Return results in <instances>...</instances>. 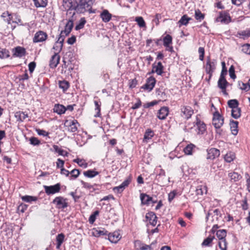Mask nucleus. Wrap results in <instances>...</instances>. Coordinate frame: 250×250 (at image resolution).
Wrapping results in <instances>:
<instances>
[{"instance_id":"nucleus-49","label":"nucleus","mask_w":250,"mask_h":250,"mask_svg":"<svg viewBox=\"0 0 250 250\" xmlns=\"http://www.w3.org/2000/svg\"><path fill=\"white\" fill-rule=\"evenodd\" d=\"M94 104L95 105V110L97 111V113L96 115H95V117H100L101 116V103H99V102L97 101H94Z\"/></svg>"},{"instance_id":"nucleus-23","label":"nucleus","mask_w":250,"mask_h":250,"mask_svg":"<svg viewBox=\"0 0 250 250\" xmlns=\"http://www.w3.org/2000/svg\"><path fill=\"white\" fill-rule=\"evenodd\" d=\"M100 17L104 22H107L111 20L112 15L107 10L104 9L101 13Z\"/></svg>"},{"instance_id":"nucleus-25","label":"nucleus","mask_w":250,"mask_h":250,"mask_svg":"<svg viewBox=\"0 0 250 250\" xmlns=\"http://www.w3.org/2000/svg\"><path fill=\"white\" fill-rule=\"evenodd\" d=\"M108 231L104 229H94L92 230V234L95 237H100L102 235H106Z\"/></svg>"},{"instance_id":"nucleus-58","label":"nucleus","mask_w":250,"mask_h":250,"mask_svg":"<svg viewBox=\"0 0 250 250\" xmlns=\"http://www.w3.org/2000/svg\"><path fill=\"white\" fill-rule=\"evenodd\" d=\"M229 74L230 76V77L233 79H235L236 77V75L235 74V70H234V67L233 65H231L229 70Z\"/></svg>"},{"instance_id":"nucleus-12","label":"nucleus","mask_w":250,"mask_h":250,"mask_svg":"<svg viewBox=\"0 0 250 250\" xmlns=\"http://www.w3.org/2000/svg\"><path fill=\"white\" fill-rule=\"evenodd\" d=\"M60 60V56L58 54V53H55L51 57L50 62L49 66L51 68H56L58 64L59 63Z\"/></svg>"},{"instance_id":"nucleus-24","label":"nucleus","mask_w":250,"mask_h":250,"mask_svg":"<svg viewBox=\"0 0 250 250\" xmlns=\"http://www.w3.org/2000/svg\"><path fill=\"white\" fill-rule=\"evenodd\" d=\"M229 125L232 134L234 135H236L238 132V122L234 121L233 120H230L229 122Z\"/></svg>"},{"instance_id":"nucleus-2","label":"nucleus","mask_w":250,"mask_h":250,"mask_svg":"<svg viewBox=\"0 0 250 250\" xmlns=\"http://www.w3.org/2000/svg\"><path fill=\"white\" fill-rule=\"evenodd\" d=\"M216 235L220 240L218 245L221 250H227V242L225 239L227 231L225 229H220L216 232Z\"/></svg>"},{"instance_id":"nucleus-18","label":"nucleus","mask_w":250,"mask_h":250,"mask_svg":"<svg viewBox=\"0 0 250 250\" xmlns=\"http://www.w3.org/2000/svg\"><path fill=\"white\" fill-rule=\"evenodd\" d=\"M130 182V180L129 179H126L119 186L114 187L113 188V191L117 193H121L122 192L125 188V187H127Z\"/></svg>"},{"instance_id":"nucleus-60","label":"nucleus","mask_w":250,"mask_h":250,"mask_svg":"<svg viewBox=\"0 0 250 250\" xmlns=\"http://www.w3.org/2000/svg\"><path fill=\"white\" fill-rule=\"evenodd\" d=\"M80 173V171L77 169H74L71 172H70V174H71V177H73L74 179L77 178Z\"/></svg>"},{"instance_id":"nucleus-63","label":"nucleus","mask_w":250,"mask_h":250,"mask_svg":"<svg viewBox=\"0 0 250 250\" xmlns=\"http://www.w3.org/2000/svg\"><path fill=\"white\" fill-rule=\"evenodd\" d=\"M64 235L63 233H60L57 236V242L62 244L64 241Z\"/></svg>"},{"instance_id":"nucleus-45","label":"nucleus","mask_w":250,"mask_h":250,"mask_svg":"<svg viewBox=\"0 0 250 250\" xmlns=\"http://www.w3.org/2000/svg\"><path fill=\"white\" fill-rule=\"evenodd\" d=\"M195 147V146L192 144L188 145L184 148V152L187 155H191L192 153L193 148Z\"/></svg>"},{"instance_id":"nucleus-1","label":"nucleus","mask_w":250,"mask_h":250,"mask_svg":"<svg viewBox=\"0 0 250 250\" xmlns=\"http://www.w3.org/2000/svg\"><path fill=\"white\" fill-rule=\"evenodd\" d=\"M93 3L92 0H76V10L77 9L81 13H83L87 8L89 13H95V10H92L91 9Z\"/></svg>"},{"instance_id":"nucleus-17","label":"nucleus","mask_w":250,"mask_h":250,"mask_svg":"<svg viewBox=\"0 0 250 250\" xmlns=\"http://www.w3.org/2000/svg\"><path fill=\"white\" fill-rule=\"evenodd\" d=\"M13 56L21 58L25 55V49L22 47L18 46L15 48L13 50Z\"/></svg>"},{"instance_id":"nucleus-4","label":"nucleus","mask_w":250,"mask_h":250,"mask_svg":"<svg viewBox=\"0 0 250 250\" xmlns=\"http://www.w3.org/2000/svg\"><path fill=\"white\" fill-rule=\"evenodd\" d=\"M216 60H211L209 57H208L205 68L206 73L209 75V79H211L212 73L216 69Z\"/></svg>"},{"instance_id":"nucleus-52","label":"nucleus","mask_w":250,"mask_h":250,"mask_svg":"<svg viewBox=\"0 0 250 250\" xmlns=\"http://www.w3.org/2000/svg\"><path fill=\"white\" fill-rule=\"evenodd\" d=\"M154 136V132L151 129H148L144 135V139L149 140Z\"/></svg>"},{"instance_id":"nucleus-15","label":"nucleus","mask_w":250,"mask_h":250,"mask_svg":"<svg viewBox=\"0 0 250 250\" xmlns=\"http://www.w3.org/2000/svg\"><path fill=\"white\" fill-rule=\"evenodd\" d=\"M108 239L113 243H117L121 238L120 233L118 231L108 233Z\"/></svg>"},{"instance_id":"nucleus-33","label":"nucleus","mask_w":250,"mask_h":250,"mask_svg":"<svg viewBox=\"0 0 250 250\" xmlns=\"http://www.w3.org/2000/svg\"><path fill=\"white\" fill-rule=\"evenodd\" d=\"M15 117L18 121L22 122L27 117V114L23 112H17L15 115Z\"/></svg>"},{"instance_id":"nucleus-53","label":"nucleus","mask_w":250,"mask_h":250,"mask_svg":"<svg viewBox=\"0 0 250 250\" xmlns=\"http://www.w3.org/2000/svg\"><path fill=\"white\" fill-rule=\"evenodd\" d=\"M135 21L137 22L138 25L140 27H144L146 26L145 21L142 17H136L135 19Z\"/></svg>"},{"instance_id":"nucleus-27","label":"nucleus","mask_w":250,"mask_h":250,"mask_svg":"<svg viewBox=\"0 0 250 250\" xmlns=\"http://www.w3.org/2000/svg\"><path fill=\"white\" fill-rule=\"evenodd\" d=\"M140 199L142 204L148 205L150 200H152V197L145 193H141L140 195Z\"/></svg>"},{"instance_id":"nucleus-64","label":"nucleus","mask_w":250,"mask_h":250,"mask_svg":"<svg viewBox=\"0 0 250 250\" xmlns=\"http://www.w3.org/2000/svg\"><path fill=\"white\" fill-rule=\"evenodd\" d=\"M36 132L39 135H42L43 136H47L49 135V133L46 132V131L41 129H36Z\"/></svg>"},{"instance_id":"nucleus-26","label":"nucleus","mask_w":250,"mask_h":250,"mask_svg":"<svg viewBox=\"0 0 250 250\" xmlns=\"http://www.w3.org/2000/svg\"><path fill=\"white\" fill-rule=\"evenodd\" d=\"M54 112L61 115L65 113L66 111L65 107L60 104H55L53 108Z\"/></svg>"},{"instance_id":"nucleus-44","label":"nucleus","mask_w":250,"mask_h":250,"mask_svg":"<svg viewBox=\"0 0 250 250\" xmlns=\"http://www.w3.org/2000/svg\"><path fill=\"white\" fill-rule=\"evenodd\" d=\"M10 56L9 51L5 49L2 48L0 49V59L7 58Z\"/></svg>"},{"instance_id":"nucleus-36","label":"nucleus","mask_w":250,"mask_h":250,"mask_svg":"<svg viewBox=\"0 0 250 250\" xmlns=\"http://www.w3.org/2000/svg\"><path fill=\"white\" fill-rule=\"evenodd\" d=\"M53 147L55 151L57 153H58L60 155L67 156L68 152H67L63 149L60 148L58 146L54 145Z\"/></svg>"},{"instance_id":"nucleus-34","label":"nucleus","mask_w":250,"mask_h":250,"mask_svg":"<svg viewBox=\"0 0 250 250\" xmlns=\"http://www.w3.org/2000/svg\"><path fill=\"white\" fill-rule=\"evenodd\" d=\"M191 20L190 18H188L186 15H184L178 21L179 26H181L182 25H187Z\"/></svg>"},{"instance_id":"nucleus-20","label":"nucleus","mask_w":250,"mask_h":250,"mask_svg":"<svg viewBox=\"0 0 250 250\" xmlns=\"http://www.w3.org/2000/svg\"><path fill=\"white\" fill-rule=\"evenodd\" d=\"M181 111L187 119L190 118L193 113V110L189 106H184L182 107L181 108Z\"/></svg>"},{"instance_id":"nucleus-41","label":"nucleus","mask_w":250,"mask_h":250,"mask_svg":"<svg viewBox=\"0 0 250 250\" xmlns=\"http://www.w3.org/2000/svg\"><path fill=\"white\" fill-rule=\"evenodd\" d=\"M172 39L170 35H167L163 39L164 45L165 47H169V45L172 43Z\"/></svg>"},{"instance_id":"nucleus-54","label":"nucleus","mask_w":250,"mask_h":250,"mask_svg":"<svg viewBox=\"0 0 250 250\" xmlns=\"http://www.w3.org/2000/svg\"><path fill=\"white\" fill-rule=\"evenodd\" d=\"M235 158L234 155L232 153H229L226 154L224 157L225 160L228 163L232 162Z\"/></svg>"},{"instance_id":"nucleus-14","label":"nucleus","mask_w":250,"mask_h":250,"mask_svg":"<svg viewBox=\"0 0 250 250\" xmlns=\"http://www.w3.org/2000/svg\"><path fill=\"white\" fill-rule=\"evenodd\" d=\"M62 6L63 10H76V3H73L72 0H62Z\"/></svg>"},{"instance_id":"nucleus-7","label":"nucleus","mask_w":250,"mask_h":250,"mask_svg":"<svg viewBox=\"0 0 250 250\" xmlns=\"http://www.w3.org/2000/svg\"><path fill=\"white\" fill-rule=\"evenodd\" d=\"M156 82L155 79L151 76L146 79V83L141 87V88L150 92L155 86Z\"/></svg>"},{"instance_id":"nucleus-57","label":"nucleus","mask_w":250,"mask_h":250,"mask_svg":"<svg viewBox=\"0 0 250 250\" xmlns=\"http://www.w3.org/2000/svg\"><path fill=\"white\" fill-rule=\"evenodd\" d=\"M73 27V21L72 19H69L65 26V28L68 30L69 31H71Z\"/></svg>"},{"instance_id":"nucleus-6","label":"nucleus","mask_w":250,"mask_h":250,"mask_svg":"<svg viewBox=\"0 0 250 250\" xmlns=\"http://www.w3.org/2000/svg\"><path fill=\"white\" fill-rule=\"evenodd\" d=\"M224 124V118L218 112L213 114L212 124L216 129H219Z\"/></svg>"},{"instance_id":"nucleus-11","label":"nucleus","mask_w":250,"mask_h":250,"mask_svg":"<svg viewBox=\"0 0 250 250\" xmlns=\"http://www.w3.org/2000/svg\"><path fill=\"white\" fill-rule=\"evenodd\" d=\"M198 130V134H203L206 130V125L205 124L202 122L197 116L196 121L194 122Z\"/></svg>"},{"instance_id":"nucleus-3","label":"nucleus","mask_w":250,"mask_h":250,"mask_svg":"<svg viewBox=\"0 0 250 250\" xmlns=\"http://www.w3.org/2000/svg\"><path fill=\"white\" fill-rule=\"evenodd\" d=\"M68 199L62 196H57L54 198L52 203L55 205V207L59 209L63 210L68 206Z\"/></svg>"},{"instance_id":"nucleus-19","label":"nucleus","mask_w":250,"mask_h":250,"mask_svg":"<svg viewBox=\"0 0 250 250\" xmlns=\"http://www.w3.org/2000/svg\"><path fill=\"white\" fill-rule=\"evenodd\" d=\"M78 124V122L76 120H72L71 121H68L66 120L65 122L64 125H68L69 126L68 130L71 132H75L77 130V127L76 124Z\"/></svg>"},{"instance_id":"nucleus-10","label":"nucleus","mask_w":250,"mask_h":250,"mask_svg":"<svg viewBox=\"0 0 250 250\" xmlns=\"http://www.w3.org/2000/svg\"><path fill=\"white\" fill-rule=\"evenodd\" d=\"M146 218L148 220L150 225L155 226L157 222V217L153 212H149L146 215Z\"/></svg>"},{"instance_id":"nucleus-38","label":"nucleus","mask_w":250,"mask_h":250,"mask_svg":"<svg viewBox=\"0 0 250 250\" xmlns=\"http://www.w3.org/2000/svg\"><path fill=\"white\" fill-rule=\"evenodd\" d=\"M73 162L78 164V165L82 167L86 168L87 167L88 164L83 159L77 158L73 160Z\"/></svg>"},{"instance_id":"nucleus-56","label":"nucleus","mask_w":250,"mask_h":250,"mask_svg":"<svg viewBox=\"0 0 250 250\" xmlns=\"http://www.w3.org/2000/svg\"><path fill=\"white\" fill-rule=\"evenodd\" d=\"M81 183L83 185V188L90 190L92 189V190H91V191H93L95 190L93 186L91 185L90 183L85 182L83 181H81Z\"/></svg>"},{"instance_id":"nucleus-8","label":"nucleus","mask_w":250,"mask_h":250,"mask_svg":"<svg viewBox=\"0 0 250 250\" xmlns=\"http://www.w3.org/2000/svg\"><path fill=\"white\" fill-rule=\"evenodd\" d=\"M231 21V18L229 14L225 12H220L219 15L215 19L216 22H221V23L228 24Z\"/></svg>"},{"instance_id":"nucleus-22","label":"nucleus","mask_w":250,"mask_h":250,"mask_svg":"<svg viewBox=\"0 0 250 250\" xmlns=\"http://www.w3.org/2000/svg\"><path fill=\"white\" fill-rule=\"evenodd\" d=\"M152 70L151 73L156 72L158 75H161L163 73L164 66L161 62H158L157 65H152Z\"/></svg>"},{"instance_id":"nucleus-28","label":"nucleus","mask_w":250,"mask_h":250,"mask_svg":"<svg viewBox=\"0 0 250 250\" xmlns=\"http://www.w3.org/2000/svg\"><path fill=\"white\" fill-rule=\"evenodd\" d=\"M218 86L220 89L226 88L229 83L227 82L225 78H219L218 81Z\"/></svg>"},{"instance_id":"nucleus-43","label":"nucleus","mask_w":250,"mask_h":250,"mask_svg":"<svg viewBox=\"0 0 250 250\" xmlns=\"http://www.w3.org/2000/svg\"><path fill=\"white\" fill-rule=\"evenodd\" d=\"M228 106L232 109L238 107L239 103L236 99L230 100L228 102Z\"/></svg>"},{"instance_id":"nucleus-61","label":"nucleus","mask_w":250,"mask_h":250,"mask_svg":"<svg viewBox=\"0 0 250 250\" xmlns=\"http://www.w3.org/2000/svg\"><path fill=\"white\" fill-rule=\"evenodd\" d=\"M198 52L200 54L199 55V59L201 61H203L204 54H205V49L202 47H200L198 49Z\"/></svg>"},{"instance_id":"nucleus-46","label":"nucleus","mask_w":250,"mask_h":250,"mask_svg":"<svg viewBox=\"0 0 250 250\" xmlns=\"http://www.w3.org/2000/svg\"><path fill=\"white\" fill-rule=\"evenodd\" d=\"M196 194L203 195L204 192H207V188L206 186H198L196 190Z\"/></svg>"},{"instance_id":"nucleus-5","label":"nucleus","mask_w":250,"mask_h":250,"mask_svg":"<svg viewBox=\"0 0 250 250\" xmlns=\"http://www.w3.org/2000/svg\"><path fill=\"white\" fill-rule=\"evenodd\" d=\"M43 188L47 195L54 194L60 192L61 190V184L57 183L53 186H43Z\"/></svg>"},{"instance_id":"nucleus-35","label":"nucleus","mask_w":250,"mask_h":250,"mask_svg":"<svg viewBox=\"0 0 250 250\" xmlns=\"http://www.w3.org/2000/svg\"><path fill=\"white\" fill-rule=\"evenodd\" d=\"M98 174L99 172L94 170H88L83 172V175L88 178H93Z\"/></svg>"},{"instance_id":"nucleus-29","label":"nucleus","mask_w":250,"mask_h":250,"mask_svg":"<svg viewBox=\"0 0 250 250\" xmlns=\"http://www.w3.org/2000/svg\"><path fill=\"white\" fill-rule=\"evenodd\" d=\"M229 176L230 177V180L233 182L239 181L242 178L240 174L235 172L229 173Z\"/></svg>"},{"instance_id":"nucleus-21","label":"nucleus","mask_w":250,"mask_h":250,"mask_svg":"<svg viewBox=\"0 0 250 250\" xmlns=\"http://www.w3.org/2000/svg\"><path fill=\"white\" fill-rule=\"evenodd\" d=\"M236 37L243 40L249 38L250 37V29L238 31L236 34Z\"/></svg>"},{"instance_id":"nucleus-16","label":"nucleus","mask_w":250,"mask_h":250,"mask_svg":"<svg viewBox=\"0 0 250 250\" xmlns=\"http://www.w3.org/2000/svg\"><path fill=\"white\" fill-rule=\"evenodd\" d=\"M168 108L166 106H163L159 110L157 117L160 120H165L168 114Z\"/></svg>"},{"instance_id":"nucleus-51","label":"nucleus","mask_w":250,"mask_h":250,"mask_svg":"<svg viewBox=\"0 0 250 250\" xmlns=\"http://www.w3.org/2000/svg\"><path fill=\"white\" fill-rule=\"evenodd\" d=\"M65 36L64 35H62V34L60 33L59 38L57 42H56V44L59 43L60 44V49H59V52H60L62 49V46H63V42H64V40L65 39Z\"/></svg>"},{"instance_id":"nucleus-55","label":"nucleus","mask_w":250,"mask_h":250,"mask_svg":"<svg viewBox=\"0 0 250 250\" xmlns=\"http://www.w3.org/2000/svg\"><path fill=\"white\" fill-rule=\"evenodd\" d=\"M242 51L244 53L250 55V44H245L242 46Z\"/></svg>"},{"instance_id":"nucleus-59","label":"nucleus","mask_w":250,"mask_h":250,"mask_svg":"<svg viewBox=\"0 0 250 250\" xmlns=\"http://www.w3.org/2000/svg\"><path fill=\"white\" fill-rule=\"evenodd\" d=\"M30 144L33 146H38L40 144L41 142L39 140H38L36 137H31L30 138Z\"/></svg>"},{"instance_id":"nucleus-50","label":"nucleus","mask_w":250,"mask_h":250,"mask_svg":"<svg viewBox=\"0 0 250 250\" xmlns=\"http://www.w3.org/2000/svg\"><path fill=\"white\" fill-rule=\"evenodd\" d=\"M205 18V15L199 10H196L195 12V18L198 21H201Z\"/></svg>"},{"instance_id":"nucleus-37","label":"nucleus","mask_w":250,"mask_h":250,"mask_svg":"<svg viewBox=\"0 0 250 250\" xmlns=\"http://www.w3.org/2000/svg\"><path fill=\"white\" fill-rule=\"evenodd\" d=\"M59 87L62 89L63 91H65L69 87V83L67 81H62L59 82Z\"/></svg>"},{"instance_id":"nucleus-42","label":"nucleus","mask_w":250,"mask_h":250,"mask_svg":"<svg viewBox=\"0 0 250 250\" xmlns=\"http://www.w3.org/2000/svg\"><path fill=\"white\" fill-rule=\"evenodd\" d=\"M156 94L157 96L161 99L160 101L161 100L164 101L166 100L167 96L166 93L160 89H157L156 90Z\"/></svg>"},{"instance_id":"nucleus-31","label":"nucleus","mask_w":250,"mask_h":250,"mask_svg":"<svg viewBox=\"0 0 250 250\" xmlns=\"http://www.w3.org/2000/svg\"><path fill=\"white\" fill-rule=\"evenodd\" d=\"M1 17L3 18L4 21L7 22L8 24L11 23V21L12 20V17L11 16V14L9 13L8 11H6L3 12L1 15Z\"/></svg>"},{"instance_id":"nucleus-40","label":"nucleus","mask_w":250,"mask_h":250,"mask_svg":"<svg viewBox=\"0 0 250 250\" xmlns=\"http://www.w3.org/2000/svg\"><path fill=\"white\" fill-rule=\"evenodd\" d=\"M214 238V236L213 235H209L206 239H205L202 245L204 246H210L211 244L212 243V240Z\"/></svg>"},{"instance_id":"nucleus-30","label":"nucleus","mask_w":250,"mask_h":250,"mask_svg":"<svg viewBox=\"0 0 250 250\" xmlns=\"http://www.w3.org/2000/svg\"><path fill=\"white\" fill-rule=\"evenodd\" d=\"M35 6L39 7H45L47 4V0H33Z\"/></svg>"},{"instance_id":"nucleus-48","label":"nucleus","mask_w":250,"mask_h":250,"mask_svg":"<svg viewBox=\"0 0 250 250\" xmlns=\"http://www.w3.org/2000/svg\"><path fill=\"white\" fill-rule=\"evenodd\" d=\"M86 23V20L84 18H82L79 23L75 26V30H79L83 28L84 24Z\"/></svg>"},{"instance_id":"nucleus-32","label":"nucleus","mask_w":250,"mask_h":250,"mask_svg":"<svg viewBox=\"0 0 250 250\" xmlns=\"http://www.w3.org/2000/svg\"><path fill=\"white\" fill-rule=\"evenodd\" d=\"M241 108L239 107L231 109V116L234 119H238L241 116Z\"/></svg>"},{"instance_id":"nucleus-9","label":"nucleus","mask_w":250,"mask_h":250,"mask_svg":"<svg viewBox=\"0 0 250 250\" xmlns=\"http://www.w3.org/2000/svg\"><path fill=\"white\" fill-rule=\"evenodd\" d=\"M47 37V35L45 32L39 31L35 33L33 41L34 42H42L46 40Z\"/></svg>"},{"instance_id":"nucleus-39","label":"nucleus","mask_w":250,"mask_h":250,"mask_svg":"<svg viewBox=\"0 0 250 250\" xmlns=\"http://www.w3.org/2000/svg\"><path fill=\"white\" fill-rule=\"evenodd\" d=\"M21 199L22 201L27 202L31 203L32 201H36L37 200L38 198L35 196H32L29 195H25L21 197Z\"/></svg>"},{"instance_id":"nucleus-47","label":"nucleus","mask_w":250,"mask_h":250,"mask_svg":"<svg viewBox=\"0 0 250 250\" xmlns=\"http://www.w3.org/2000/svg\"><path fill=\"white\" fill-rule=\"evenodd\" d=\"M14 16H15V19H14L15 20L13 21V23H15L18 25H23V26L28 25V23H27L23 24L22 23V21H21V19L20 16L19 15H18V14H15L14 15Z\"/></svg>"},{"instance_id":"nucleus-62","label":"nucleus","mask_w":250,"mask_h":250,"mask_svg":"<svg viewBox=\"0 0 250 250\" xmlns=\"http://www.w3.org/2000/svg\"><path fill=\"white\" fill-rule=\"evenodd\" d=\"M158 103V101L154 100L151 102L147 103L144 104L143 106L144 108H149L151 106H154V105L157 104Z\"/></svg>"},{"instance_id":"nucleus-13","label":"nucleus","mask_w":250,"mask_h":250,"mask_svg":"<svg viewBox=\"0 0 250 250\" xmlns=\"http://www.w3.org/2000/svg\"><path fill=\"white\" fill-rule=\"evenodd\" d=\"M220 155V151L215 148H211L208 150V155L207 158L208 159L213 160Z\"/></svg>"}]
</instances>
